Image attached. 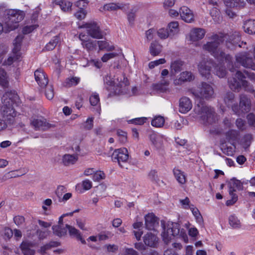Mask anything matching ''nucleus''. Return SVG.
Returning <instances> with one entry per match:
<instances>
[{"label": "nucleus", "mask_w": 255, "mask_h": 255, "mask_svg": "<svg viewBox=\"0 0 255 255\" xmlns=\"http://www.w3.org/2000/svg\"><path fill=\"white\" fill-rule=\"evenodd\" d=\"M213 41L208 42L203 46V48L211 53L216 59L218 60L225 61L227 63V66L230 71L234 69V66L232 65L230 68V62H231V56L229 54H226L222 51L218 50V48L224 40L232 44L234 46H238L241 47L239 42L240 40V37L238 33L235 32L232 35H225L224 36L214 35L212 37Z\"/></svg>", "instance_id": "obj_1"}, {"label": "nucleus", "mask_w": 255, "mask_h": 255, "mask_svg": "<svg viewBox=\"0 0 255 255\" xmlns=\"http://www.w3.org/2000/svg\"><path fill=\"white\" fill-rule=\"evenodd\" d=\"M23 11L17 9H7L4 11L3 22L5 25V32H9L18 27V23L24 17Z\"/></svg>", "instance_id": "obj_2"}, {"label": "nucleus", "mask_w": 255, "mask_h": 255, "mask_svg": "<svg viewBox=\"0 0 255 255\" xmlns=\"http://www.w3.org/2000/svg\"><path fill=\"white\" fill-rule=\"evenodd\" d=\"M17 97L15 91H7L2 97V105L1 107V113L3 118L7 121H12L16 116V113L13 108L14 100Z\"/></svg>", "instance_id": "obj_3"}, {"label": "nucleus", "mask_w": 255, "mask_h": 255, "mask_svg": "<svg viewBox=\"0 0 255 255\" xmlns=\"http://www.w3.org/2000/svg\"><path fill=\"white\" fill-rule=\"evenodd\" d=\"M163 231L161 234L162 240L166 244H168L175 236L182 237L184 240L187 238L183 229H180V226L177 223L168 222L163 227Z\"/></svg>", "instance_id": "obj_4"}, {"label": "nucleus", "mask_w": 255, "mask_h": 255, "mask_svg": "<svg viewBox=\"0 0 255 255\" xmlns=\"http://www.w3.org/2000/svg\"><path fill=\"white\" fill-rule=\"evenodd\" d=\"M117 83L112 80L110 76H106L104 79V83L106 89L111 93L115 95H119L124 92L126 87L129 85V82L127 78L124 75H121L117 78Z\"/></svg>", "instance_id": "obj_5"}, {"label": "nucleus", "mask_w": 255, "mask_h": 255, "mask_svg": "<svg viewBox=\"0 0 255 255\" xmlns=\"http://www.w3.org/2000/svg\"><path fill=\"white\" fill-rule=\"evenodd\" d=\"M194 111L204 124H212L217 120V115L214 109L210 106L203 104L195 106Z\"/></svg>", "instance_id": "obj_6"}, {"label": "nucleus", "mask_w": 255, "mask_h": 255, "mask_svg": "<svg viewBox=\"0 0 255 255\" xmlns=\"http://www.w3.org/2000/svg\"><path fill=\"white\" fill-rule=\"evenodd\" d=\"M235 57L236 62L234 64L232 62V57H231L230 68L232 67L231 64L234 66V69L231 71H234L236 68H239V64L241 65L245 68L251 69L255 71V63L248 53H240L237 54Z\"/></svg>", "instance_id": "obj_7"}, {"label": "nucleus", "mask_w": 255, "mask_h": 255, "mask_svg": "<svg viewBox=\"0 0 255 255\" xmlns=\"http://www.w3.org/2000/svg\"><path fill=\"white\" fill-rule=\"evenodd\" d=\"M190 91L195 97L206 100L212 98L214 94L212 86L206 82H202L197 89L192 88Z\"/></svg>", "instance_id": "obj_8"}, {"label": "nucleus", "mask_w": 255, "mask_h": 255, "mask_svg": "<svg viewBox=\"0 0 255 255\" xmlns=\"http://www.w3.org/2000/svg\"><path fill=\"white\" fill-rule=\"evenodd\" d=\"M229 194L231 199L226 201L227 206L233 205L238 200V196L234 193L236 189L241 190L243 189V186L242 183L236 178H233L229 183Z\"/></svg>", "instance_id": "obj_9"}, {"label": "nucleus", "mask_w": 255, "mask_h": 255, "mask_svg": "<svg viewBox=\"0 0 255 255\" xmlns=\"http://www.w3.org/2000/svg\"><path fill=\"white\" fill-rule=\"evenodd\" d=\"M215 66L213 60L204 59L198 64V70L202 77L208 79L210 76L211 69Z\"/></svg>", "instance_id": "obj_10"}, {"label": "nucleus", "mask_w": 255, "mask_h": 255, "mask_svg": "<svg viewBox=\"0 0 255 255\" xmlns=\"http://www.w3.org/2000/svg\"><path fill=\"white\" fill-rule=\"evenodd\" d=\"M89 35L93 38L101 39L103 37V32L100 26L96 22L87 23L84 25Z\"/></svg>", "instance_id": "obj_11"}, {"label": "nucleus", "mask_w": 255, "mask_h": 255, "mask_svg": "<svg viewBox=\"0 0 255 255\" xmlns=\"http://www.w3.org/2000/svg\"><path fill=\"white\" fill-rule=\"evenodd\" d=\"M128 158V151L126 148L116 149L112 155V160L114 162H117L121 167H123L122 163L127 162Z\"/></svg>", "instance_id": "obj_12"}, {"label": "nucleus", "mask_w": 255, "mask_h": 255, "mask_svg": "<svg viewBox=\"0 0 255 255\" xmlns=\"http://www.w3.org/2000/svg\"><path fill=\"white\" fill-rule=\"evenodd\" d=\"M224 101L227 106L231 107L232 111L236 114L239 113V107L238 105L237 102L235 100V95L233 93L227 92L224 96Z\"/></svg>", "instance_id": "obj_13"}, {"label": "nucleus", "mask_w": 255, "mask_h": 255, "mask_svg": "<svg viewBox=\"0 0 255 255\" xmlns=\"http://www.w3.org/2000/svg\"><path fill=\"white\" fill-rule=\"evenodd\" d=\"M144 219L145 228L148 230H155L159 226L158 219L153 213L146 215Z\"/></svg>", "instance_id": "obj_14"}, {"label": "nucleus", "mask_w": 255, "mask_h": 255, "mask_svg": "<svg viewBox=\"0 0 255 255\" xmlns=\"http://www.w3.org/2000/svg\"><path fill=\"white\" fill-rule=\"evenodd\" d=\"M30 124L36 130H47L51 128H54V125L46 122L45 120L33 119L31 120Z\"/></svg>", "instance_id": "obj_15"}, {"label": "nucleus", "mask_w": 255, "mask_h": 255, "mask_svg": "<svg viewBox=\"0 0 255 255\" xmlns=\"http://www.w3.org/2000/svg\"><path fill=\"white\" fill-rule=\"evenodd\" d=\"M144 245L150 248H156L158 244V237L151 233H147L143 237Z\"/></svg>", "instance_id": "obj_16"}, {"label": "nucleus", "mask_w": 255, "mask_h": 255, "mask_svg": "<svg viewBox=\"0 0 255 255\" xmlns=\"http://www.w3.org/2000/svg\"><path fill=\"white\" fill-rule=\"evenodd\" d=\"M35 79L39 86L45 88L48 83L47 77L41 69H37L34 72Z\"/></svg>", "instance_id": "obj_17"}, {"label": "nucleus", "mask_w": 255, "mask_h": 255, "mask_svg": "<svg viewBox=\"0 0 255 255\" xmlns=\"http://www.w3.org/2000/svg\"><path fill=\"white\" fill-rule=\"evenodd\" d=\"M192 108V103L190 99L186 97L180 98L179 101V111L181 113L185 114Z\"/></svg>", "instance_id": "obj_18"}, {"label": "nucleus", "mask_w": 255, "mask_h": 255, "mask_svg": "<svg viewBox=\"0 0 255 255\" xmlns=\"http://www.w3.org/2000/svg\"><path fill=\"white\" fill-rule=\"evenodd\" d=\"M34 244L29 241H23L20 248L23 255H34L35 250L33 249Z\"/></svg>", "instance_id": "obj_19"}, {"label": "nucleus", "mask_w": 255, "mask_h": 255, "mask_svg": "<svg viewBox=\"0 0 255 255\" xmlns=\"http://www.w3.org/2000/svg\"><path fill=\"white\" fill-rule=\"evenodd\" d=\"M180 15L182 20L186 22L194 21V15L192 11L186 6H182L180 9Z\"/></svg>", "instance_id": "obj_20"}, {"label": "nucleus", "mask_w": 255, "mask_h": 255, "mask_svg": "<svg viewBox=\"0 0 255 255\" xmlns=\"http://www.w3.org/2000/svg\"><path fill=\"white\" fill-rule=\"evenodd\" d=\"M206 33L205 30L201 28H195L190 32V39L193 41H197L202 39Z\"/></svg>", "instance_id": "obj_21"}, {"label": "nucleus", "mask_w": 255, "mask_h": 255, "mask_svg": "<svg viewBox=\"0 0 255 255\" xmlns=\"http://www.w3.org/2000/svg\"><path fill=\"white\" fill-rule=\"evenodd\" d=\"M126 6L125 4L118 3H109L105 4L103 7H101L100 11L103 12L104 11H116L119 9L123 10Z\"/></svg>", "instance_id": "obj_22"}, {"label": "nucleus", "mask_w": 255, "mask_h": 255, "mask_svg": "<svg viewBox=\"0 0 255 255\" xmlns=\"http://www.w3.org/2000/svg\"><path fill=\"white\" fill-rule=\"evenodd\" d=\"M78 159L77 154H65L62 156V162L64 165L69 166L76 163Z\"/></svg>", "instance_id": "obj_23"}, {"label": "nucleus", "mask_w": 255, "mask_h": 255, "mask_svg": "<svg viewBox=\"0 0 255 255\" xmlns=\"http://www.w3.org/2000/svg\"><path fill=\"white\" fill-rule=\"evenodd\" d=\"M84 37V35H82L81 34L79 35V39L82 41L83 47L86 48L88 51H92L96 49L97 45V41L91 39L84 40L83 39Z\"/></svg>", "instance_id": "obj_24"}, {"label": "nucleus", "mask_w": 255, "mask_h": 255, "mask_svg": "<svg viewBox=\"0 0 255 255\" xmlns=\"http://www.w3.org/2000/svg\"><path fill=\"white\" fill-rule=\"evenodd\" d=\"M240 107L244 113H247L250 111L251 102L246 95L243 94L240 96Z\"/></svg>", "instance_id": "obj_25"}, {"label": "nucleus", "mask_w": 255, "mask_h": 255, "mask_svg": "<svg viewBox=\"0 0 255 255\" xmlns=\"http://www.w3.org/2000/svg\"><path fill=\"white\" fill-rule=\"evenodd\" d=\"M184 62L180 60H176L171 62L170 64V74L175 75L177 73L180 72L182 69Z\"/></svg>", "instance_id": "obj_26"}, {"label": "nucleus", "mask_w": 255, "mask_h": 255, "mask_svg": "<svg viewBox=\"0 0 255 255\" xmlns=\"http://www.w3.org/2000/svg\"><path fill=\"white\" fill-rule=\"evenodd\" d=\"M243 27L246 32L250 34H255V20L249 19L246 21Z\"/></svg>", "instance_id": "obj_27"}, {"label": "nucleus", "mask_w": 255, "mask_h": 255, "mask_svg": "<svg viewBox=\"0 0 255 255\" xmlns=\"http://www.w3.org/2000/svg\"><path fill=\"white\" fill-rule=\"evenodd\" d=\"M55 3L59 5L61 9L64 12H69L72 10V3L66 0H55Z\"/></svg>", "instance_id": "obj_28"}, {"label": "nucleus", "mask_w": 255, "mask_h": 255, "mask_svg": "<svg viewBox=\"0 0 255 255\" xmlns=\"http://www.w3.org/2000/svg\"><path fill=\"white\" fill-rule=\"evenodd\" d=\"M66 227L67 230H68L69 233L71 237L76 238L78 240H80L83 244L85 243V240H83L79 231L77 229L67 224L66 225Z\"/></svg>", "instance_id": "obj_29"}, {"label": "nucleus", "mask_w": 255, "mask_h": 255, "mask_svg": "<svg viewBox=\"0 0 255 255\" xmlns=\"http://www.w3.org/2000/svg\"><path fill=\"white\" fill-rule=\"evenodd\" d=\"M162 51V46L156 41L152 42L149 47V52L151 55L157 56Z\"/></svg>", "instance_id": "obj_30"}, {"label": "nucleus", "mask_w": 255, "mask_h": 255, "mask_svg": "<svg viewBox=\"0 0 255 255\" xmlns=\"http://www.w3.org/2000/svg\"><path fill=\"white\" fill-rule=\"evenodd\" d=\"M174 176L179 183L184 184L186 182V176L183 172L178 169H173Z\"/></svg>", "instance_id": "obj_31"}, {"label": "nucleus", "mask_w": 255, "mask_h": 255, "mask_svg": "<svg viewBox=\"0 0 255 255\" xmlns=\"http://www.w3.org/2000/svg\"><path fill=\"white\" fill-rule=\"evenodd\" d=\"M0 85L3 88H7L8 87V80L6 73L3 69L0 68Z\"/></svg>", "instance_id": "obj_32"}, {"label": "nucleus", "mask_w": 255, "mask_h": 255, "mask_svg": "<svg viewBox=\"0 0 255 255\" xmlns=\"http://www.w3.org/2000/svg\"><path fill=\"white\" fill-rule=\"evenodd\" d=\"M228 83L230 88L232 90H238L241 87V82L235 77L229 78L228 79Z\"/></svg>", "instance_id": "obj_33"}, {"label": "nucleus", "mask_w": 255, "mask_h": 255, "mask_svg": "<svg viewBox=\"0 0 255 255\" xmlns=\"http://www.w3.org/2000/svg\"><path fill=\"white\" fill-rule=\"evenodd\" d=\"M23 39L22 35H18L14 39L13 41L14 47L12 49V52L14 54H16L20 49L21 43Z\"/></svg>", "instance_id": "obj_34"}, {"label": "nucleus", "mask_w": 255, "mask_h": 255, "mask_svg": "<svg viewBox=\"0 0 255 255\" xmlns=\"http://www.w3.org/2000/svg\"><path fill=\"white\" fill-rule=\"evenodd\" d=\"M67 229L66 227L62 228L60 225L53 226L52 227L54 234L60 237L66 234Z\"/></svg>", "instance_id": "obj_35"}, {"label": "nucleus", "mask_w": 255, "mask_h": 255, "mask_svg": "<svg viewBox=\"0 0 255 255\" xmlns=\"http://www.w3.org/2000/svg\"><path fill=\"white\" fill-rule=\"evenodd\" d=\"M149 138L152 144L154 145L157 148H159L161 147L162 141L160 140V137L156 133H152L150 134Z\"/></svg>", "instance_id": "obj_36"}, {"label": "nucleus", "mask_w": 255, "mask_h": 255, "mask_svg": "<svg viewBox=\"0 0 255 255\" xmlns=\"http://www.w3.org/2000/svg\"><path fill=\"white\" fill-rule=\"evenodd\" d=\"M229 222L230 225L234 229H240L241 227L240 221L235 215L229 217Z\"/></svg>", "instance_id": "obj_37"}, {"label": "nucleus", "mask_w": 255, "mask_h": 255, "mask_svg": "<svg viewBox=\"0 0 255 255\" xmlns=\"http://www.w3.org/2000/svg\"><path fill=\"white\" fill-rule=\"evenodd\" d=\"M179 78L181 82L191 81L194 79V76L189 71H184L180 73Z\"/></svg>", "instance_id": "obj_38"}, {"label": "nucleus", "mask_w": 255, "mask_h": 255, "mask_svg": "<svg viewBox=\"0 0 255 255\" xmlns=\"http://www.w3.org/2000/svg\"><path fill=\"white\" fill-rule=\"evenodd\" d=\"M170 35L173 36L179 31V23L177 21H172L168 25V28Z\"/></svg>", "instance_id": "obj_39"}, {"label": "nucleus", "mask_w": 255, "mask_h": 255, "mask_svg": "<svg viewBox=\"0 0 255 255\" xmlns=\"http://www.w3.org/2000/svg\"><path fill=\"white\" fill-rule=\"evenodd\" d=\"M214 67V73L219 77L223 78L227 74V71L224 66L222 65H215Z\"/></svg>", "instance_id": "obj_40"}, {"label": "nucleus", "mask_w": 255, "mask_h": 255, "mask_svg": "<svg viewBox=\"0 0 255 255\" xmlns=\"http://www.w3.org/2000/svg\"><path fill=\"white\" fill-rule=\"evenodd\" d=\"M97 42L99 49L101 50L106 49L107 51H110L115 49L114 46L110 45L109 43L106 41H97Z\"/></svg>", "instance_id": "obj_41"}, {"label": "nucleus", "mask_w": 255, "mask_h": 255, "mask_svg": "<svg viewBox=\"0 0 255 255\" xmlns=\"http://www.w3.org/2000/svg\"><path fill=\"white\" fill-rule=\"evenodd\" d=\"M59 41V37L58 36H56L53 37V39L51 40L45 46V49L46 50H52L57 45Z\"/></svg>", "instance_id": "obj_42"}, {"label": "nucleus", "mask_w": 255, "mask_h": 255, "mask_svg": "<svg viewBox=\"0 0 255 255\" xmlns=\"http://www.w3.org/2000/svg\"><path fill=\"white\" fill-rule=\"evenodd\" d=\"M80 81V78L76 77H73L67 78L65 82V86L72 87L77 85Z\"/></svg>", "instance_id": "obj_43"}, {"label": "nucleus", "mask_w": 255, "mask_h": 255, "mask_svg": "<svg viewBox=\"0 0 255 255\" xmlns=\"http://www.w3.org/2000/svg\"><path fill=\"white\" fill-rule=\"evenodd\" d=\"M164 122V119L163 117H156L152 120L151 125L155 127H161L163 126Z\"/></svg>", "instance_id": "obj_44"}, {"label": "nucleus", "mask_w": 255, "mask_h": 255, "mask_svg": "<svg viewBox=\"0 0 255 255\" xmlns=\"http://www.w3.org/2000/svg\"><path fill=\"white\" fill-rule=\"evenodd\" d=\"M220 148L222 152L228 156H232L234 152V149L232 146H228L225 143H222Z\"/></svg>", "instance_id": "obj_45"}, {"label": "nucleus", "mask_w": 255, "mask_h": 255, "mask_svg": "<svg viewBox=\"0 0 255 255\" xmlns=\"http://www.w3.org/2000/svg\"><path fill=\"white\" fill-rule=\"evenodd\" d=\"M158 36L161 39H166L168 37L172 36L168 29L161 28L157 31Z\"/></svg>", "instance_id": "obj_46"}, {"label": "nucleus", "mask_w": 255, "mask_h": 255, "mask_svg": "<svg viewBox=\"0 0 255 255\" xmlns=\"http://www.w3.org/2000/svg\"><path fill=\"white\" fill-rule=\"evenodd\" d=\"M87 13V10L83 7H80V9L77 11L75 13V16L79 20L83 19Z\"/></svg>", "instance_id": "obj_47"}, {"label": "nucleus", "mask_w": 255, "mask_h": 255, "mask_svg": "<svg viewBox=\"0 0 255 255\" xmlns=\"http://www.w3.org/2000/svg\"><path fill=\"white\" fill-rule=\"evenodd\" d=\"M45 94L46 98L48 100L52 99L54 95V89L53 86L51 85L47 86L46 88Z\"/></svg>", "instance_id": "obj_48"}, {"label": "nucleus", "mask_w": 255, "mask_h": 255, "mask_svg": "<svg viewBox=\"0 0 255 255\" xmlns=\"http://www.w3.org/2000/svg\"><path fill=\"white\" fill-rule=\"evenodd\" d=\"M105 178V174L104 172L99 171L94 172L93 176V180L95 181H99Z\"/></svg>", "instance_id": "obj_49"}, {"label": "nucleus", "mask_w": 255, "mask_h": 255, "mask_svg": "<svg viewBox=\"0 0 255 255\" xmlns=\"http://www.w3.org/2000/svg\"><path fill=\"white\" fill-rule=\"evenodd\" d=\"M118 55V54L115 52L109 53L105 54L101 58L103 62H106L108 60L113 59Z\"/></svg>", "instance_id": "obj_50"}, {"label": "nucleus", "mask_w": 255, "mask_h": 255, "mask_svg": "<svg viewBox=\"0 0 255 255\" xmlns=\"http://www.w3.org/2000/svg\"><path fill=\"white\" fill-rule=\"evenodd\" d=\"M242 85L246 91L252 93L254 95H255V90L254 89L253 86L250 85V83L247 81H243Z\"/></svg>", "instance_id": "obj_51"}, {"label": "nucleus", "mask_w": 255, "mask_h": 255, "mask_svg": "<svg viewBox=\"0 0 255 255\" xmlns=\"http://www.w3.org/2000/svg\"><path fill=\"white\" fill-rule=\"evenodd\" d=\"M165 62V60L164 58H161L157 60L150 62L148 64V66L150 69H152L154 68L155 66L159 65L160 64H164Z\"/></svg>", "instance_id": "obj_52"}, {"label": "nucleus", "mask_w": 255, "mask_h": 255, "mask_svg": "<svg viewBox=\"0 0 255 255\" xmlns=\"http://www.w3.org/2000/svg\"><path fill=\"white\" fill-rule=\"evenodd\" d=\"M49 231L48 230L42 231L38 229L36 231V234L40 240L45 239L49 235Z\"/></svg>", "instance_id": "obj_53"}, {"label": "nucleus", "mask_w": 255, "mask_h": 255, "mask_svg": "<svg viewBox=\"0 0 255 255\" xmlns=\"http://www.w3.org/2000/svg\"><path fill=\"white\" fill-rule=\"evenodd\" d=\"M37 26L38 25H37L25 26L23 28L22 32L24 34H28L31 32L34 29H36L37 27Z\"/></svg>", "instance_id": "obj_54"}, {"label": "nucleus", "mask_w": 255, "mask_h": 255, "mask_svg": "<svg viewBox=\"0 0 255 255\" xmlns=\"http://www.w3.org/2000/svg\"><path fill=\"white\" fill-rule=\"evenodd\" d=\"M89 100L90 104L92 106L97 105L100 101L99 95L96 94H94V95H92L90 97Z\"/></svg>", "instance_id": "obj_55"}, {"label": "nucleus", "mask_w": 255, "mask_h": 255, "mask_svg": "<svg viewBox=\"0 0 255 255\" xmlns=\"http://www.w3.org/2000/svg\"><path fill=\"white\" fill-rule=\"evenodd\" d=\"M152 86L153 89L161 92H164L167 90V88L162 85L160 82L153 84Z\"/></svg>", "instance_id": "obj_56"}, {"label": "nucleus", "mask_w": 255, "mask_h": 255, "mask_svg": "<svg viewBox=\"0 0 255 255\" xmlns=\"http://www.w3.org/2000/svg\"><path fill=\"white\" fill-rule=\"evenodd\" d=\"M66 191V188L64 186L60 185L58 186L56 191V194L58 198V199L60 198L62 196L63 194Z\"/></svg>", "instance_id": "obj_57"}, {"label": "nucleus", "mask_w": 255, "mask_h": 255, "mask_svg": "<svg viewBox=\"0 0 255 255\" xmlns=\"http://www.w3.org/2000/svg\"><path fill=\"white\" fill-rule=\"evenodd\" d=\"M236 69L237 68H236L234 71H232V72H234L236 71V74H235V77L237 78L238 80L241 81V83H242V81L245 80L244 79L246 78V77L243 73H242L240 71L236 70Z\"/></svg>", "instance_id": "obj_58"}, {"label": "nucleus", "mask_w": 255, "mask_h": 255, "mask_svg": "<svg viewBox=\"0 0 255 255\" xmlns=\"http://www.w3.org/2000/svg\"><path fill=\"white\" fill-rule=\"evenodd\" d=\"M24 218L21 216H16L13 218L14 222L17 226L21 225L24 222Z\"/></svg>", "instance_id": "obj_59"}, {"label": "nucleus", "mask_w": 255, "mask_h": 255, "mask_svg": "<svg viewBox=\"0 0 255 255\" xmlns=\"http://www.w3.org/2000/svg\"><path fill=\"white\" fill-rule=\"evenodd\" d=\"M128 19L130 24H133L135 17V11L132 9L128 14Z\"/></svg>", "instance_id": "obj_60"}, {"label": "nucleus", "mask_w": 255, "mask_h": 255, "mask_svg": "<svg viewBox=\"0 0 255 255\" xmlns=\"http://www.w3.org/2000/svg\"><path fill=\"white\" fill-rule=\"evenodd\" d=\"M248 124L255 127V115L254 114L250 113L247 116Z\"/></svg>", "instance_id": "obj_61"}, {"label": "nucleus", "mask_w": 255, "mask_h": 255, "mask_svg": "<svg viewBox=\"0 0 255 255\" xmlns=\"http://www.w3.org/2000/svg\"><path fill=\"white\" fill-rule=\"evenodd\" d=\"M93 127V118H88L84 125V128L85 129L90 130L92 129Z\"/></svg>", "instance_id": "obj_62"}, {"label": "nucleus", "mask_w": 255, "mask_h": 255, "mask_svg": "<svg viewBox=\"0 0 255 255\" xmlns=\"http://www.w3.org/2000/svg\"><path fill=\"white\" fill-rule=\"evenodd\" d=\"M236 137L237 133L235 130H230L226 133V138L229 140L235 139L236 138Z\"/></svg>", "instance_id": "obj_63"}, {"label": "nucleus", "mask_w": 255, "mask_h": 255, "mask_svg": "<svg viewBox=\"0 0 255 255\" xmlns=\"http://www.w3.org/2000/svg\"><path fill=\"white\" fill-rule=\"evenodd\" d=\"M189 208L190 210L192 211L193 214L197 219H202V217H201V215L197 208H194L193 205L190 206Z\"/></svg>", "instance_id": "obj_64"}]
</instances>
